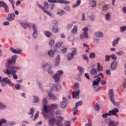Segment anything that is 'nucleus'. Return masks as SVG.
<instances>
[{"mask_svg": "<svg viewBox=\"0 0 126 126\" xmlns=\"http://www.w3.org/2000/svg\"><path fill=\"white\" fill-rule=\"evenodd\" d=\"M15 19V13H9L8 14L7 20L8 21H12Z\"/></svg>", "mask_w": 126, "mask_h": 126, "instance_id": "obj_10", "label": "nucleus"}, {"mask_svg": "<svg viewBox=\"0 0 126 126\" xmlns=\"http://www.w3.org/2000/svg\"><path fill=\"white\" fill-rule=\"evenodd\" d=\"M84 38H88V33L87 32H84L83 34L80 35V39H84Z\"/></svg>", "mask_w": 126, "mask_h": 126, "instance_id": "obj_23", "label": "nucleus"}, {"mask_svg": "<svg viewBox=\"0 0 126 126\" xmlns=\"http://www.w3.org/2000/svg\"><path fill=\"white\" fill-rule=\"evenodd\" d=\"M12 59H10L9 60H7V62L9 64L8 65V66L6 67V68L7 67H8L9 65L11 66H14L13 65H11L10 64H14V63H15V62H16V55H14L12 56Z\"/></svg>", "mask_w": 126, "mask_h": 126, "instance_id": "obj_8", "label": "nucleus"}, {"mask_svg": "<svg viewBox=\"0 0 126 126\" xmlns=\"http://www.w3.org/2000/svg\"><path fill=\"white\" fill-rule=\"evenodd\" d=\"M32 36L33 38H37L38 37V32H33Z\"/></svg>", "mask_w": 126, "mask_h": 126, "instance_id": "obj_51", "label": "nucleus"}, {"mask_svg": "<svg viewBox=\"0 0 126 126\" xmlns=\"http://www.w3.org/2000/svg\"><path fill=\"white\" fill-rule=\"evenodd\" d=\"M66 13L63 10H59V11L57 12V14H59V15H61L62 16V15H64V14H66Z\"/></svg>", "mask_w": 126, "mask_h": 126, "instance_id": "obj_32", "label": "nucleus"}, {"mask_svg": "<svg viewBox=\"0 0 126 126\" xmlns=\"http://www.w3.org/2000/svg\"><path fill=\"white\" fill-rule=\"evenodd\" d=\"M63 41H60L59 42H58L57 44L55 45L56 48H61L62 46H63Z\"/></svg>", "mask_w": 126, "mask_h": 126, "instance_id": "obj_38", "label": "nucleus"}, {"mask_svg": "<svg viewBox=\"0 0 126 126\" xmlns=\"http://www.w3.org/2000/svg\"><path fill=\"white\" fill-rule=\"evenodd\" d=\"M85 126H92V122L90 118H88V123L86 124Z\"/></svg>", "mask_w": 126, "mask_h": 126, "instance_id": "obj_40", "label": "nucleus"}, {"mask_svg": "<svg viewBox=\"0 0 126 126\" xmlns=\"http://www.w3.org/2000/svg\"><path fill=\"white\" fill-rule=\"evenodd\" d=\"M65 126H70V121H66L65 122Z\"/></svg>", "mask_w": 126, "mask_h": 126, "instance_id": "obj_64", "label": "nucleus"}, {"mask_svg": "<svg viewBox=\"0 0 126 126\" xmlns=\"http://www.w3.org/2000/svg\"><path fill=\"white\" fill-rule=\"evenodd\" d=\"M71 51L72 53H68L67 55V61H70V60H72L74 56H76V52L77 51V49L76 48H72Z\"/></svg>", "mask_w": 126, "mask_h": 126, "instance_id": "obj_5", "label": "nucleus"}, {"mask_svg": "<svg viewBox=\"0 0 126 126\" xmlns=\"http://www.w3.org/2000/svg\"><path fill=\"white\" fill-rule=\"evenodd\" d=\"M110 58H111L112 60H114L115 61H116V60L118 59V57H117V56H116V55L115 54L111 55Z\"/></svg>", "mask_w": 126, "mask_h": 126, "instance_id": "obj_49", "label": "nucleus"}, {"mask_svg": "<svg viewBox=\"0 0 126 126\" xmlns=\"http://www.w3.org/2000/svg\"><path fill=\"white\" fill-rule=\"evenodd\" d=\"M90 73L92 75H97L98 71H97V69L93 68L90 70Z\"/></svg>", "mask_w": 126, "mask_h": 126, "instance_id": "obj_20", "label": "nucleus"}, {"mask_svg": "<svg viewBox=\"0 0 126 126\" xmlns=\"http://www.w3.org/2000/svg\"><path fill=\"white\" fill-rule=\"evenodd\" d=\"M79 94H80V91L78 90L77 91L74 92L72 93L73 98H76L78 99L79 98Z\"/></svg>", "mask_w": 126, "mask_h": 126, "instance_id": "obj_14", "label": "nucleus"}, {"mask_svg": "<svg viewBox=\"0 0 126 126\" xmlns=\"http://www.w3.org/2000/svg\"><path fill=\"white\" fill-rule=\"evenodd\" d=\"M48 98L49 99H52V100H53L54 101H56V100H57V97H56V96L51 93H49L48 94Z\"/></svg>", "mask_w": 126, "mask_h": 126, "instance_id": "obj_16", "label": "nucleus"}, {"mask_svg": "<svg viewBox=\"0 0 126 126\" xmlns=\"http://www.w3.org/2000/svg\"><path fill=\"white\" fill-rule=\"evenodd\" d=\"M29 115H32L31 118L33 117L34 115V109L33 108H31L30 112H29Z\"/></svg>", "mask_w": 126, "mask_h": 126, "instance_id": "obj_45", "label": "nucleus"}, {"mask_svg": "<svg viewBox=\"0 0 126 126\" xmlns=\"http://www.w3.org/2000/svg\"><path fill=\"white\" fill-rule=\"evenodd\" d=\"M56 125H57V126H63V123H62V121H60L59 120H58L56 122Z\"/></svg>", "mask_w": 126, "mask_h": 126, "instance_id": "obj_47", "label": "nucleus"}, {"mask_svg": "<svg viewBox=\"0 0 126 126\" xmlns=\"http://www.w3.org/2000/svg\"><path fill=\"white\" fill-rule=\"evenodd\" d=\"M33 103H39L40 102V99L37 96H33Z\"/></svg>", "mask_w": 126, "mask_h": 126, "instance_id": "obj_34", "label": "nucleus"}, {"mask_svg": "<svg viewBox=\"0 0 126 126\" xmlns=\"http://www.w3.org/2000/svg\"><path fill=\"white\" fill-rule=\"evenodd\" d=\"M2 109H6V106L3 105V104L2 103L0 104V110Z\"/></svg>", "mask_w": 126, "mask_h": 126, "instance_id": "obj_61", "label": "nucleus"}, {"mask_svg": "<svg viewBox=\"0 0 126 126\" xmlns=\"http://www.w3.org/2000/svg\"><path fill=\"white\" fill-rule=\"evenodd\" d=\"M58 108H59V105L56 104H51L49 107V110H54L55 109H58Z\"/></svg>", "mask_w": 126, "mask_h": 126, "instance_id": "obj_24", "label": "nucleus"}, {"mask_svg": "<svg viewBox=\"0 0 126 126\" xmlns=\"http://www.w3.org/2000/svg\"><path fill=\"white\" fill-rule=\"evenodd\" d=\"M72 34H77V27L74 26L72 30H71Z\"/></svg>", "mask_w": 126, "mask_h": 126, "instance_id": "obj_30", "label": "nucleus"}, {"mask_svg": "<svg viewBox=\"0 0 126 126\" xmlns=\"http://www.w3.org/2000/svg\"><path fill=\"white\" fill-rule=\"evenodd\" d=\"M117 65H118V63L117 62H113L111 64V68L112 70H115L117 68Z\"/></svg>", "mask_w": 126, "mask_h": 126, "instance_id": "obj_19", "label": "nucleus"}, {"mask_svg": "<svg viewBox=\"0 0 126 126\" xmlns=\"http://www.w3.org/2000/svg\"><path fill=\"white\" fill-rule=\"evenodd\" d=\"M63 74V71L61 70L57 71V73L52 76V77L55 79V82H59L60 81V76Z\"/></svg>", "mask_w": 126, "mask_h": 126, "instance_id": "obj_6", "label": "nucleus"}, {"mask_svg": "<svg viewBox=\"0 0 126 126\" xmlns=\"http://www.w3.org/2000/svg\"><path fill=\"white\" fill-rule=\"evenodd\" d=\"M63 9H64V10H65V11H68V12H69V11H70V8L69 7H68V6H66L63 8Z\"/></svg>", "mask_w": 126, "mask_h": 126, "instance_id": "obj_54", "label": "nucleus"}, {"mask_svg": "<svg viewBox=\"0 0 126 126\" xmlns=\"http://www.w3.org/2000/svg\"><path fill=\"white\" fill-rule=\"evenodd\" d=\"M48 55L49 56V57L53 58V57L55 56V52L53 50H50L48 52Z\"/></svg>", "mask_w": 126, "mask_h": 126, "instance_id": "obj_36", "label": "nucleus"}, {"mask_svg": "<svg viewBox=\"0 0 126 126\" xmlns=\"http://www.w3.org/2000/svg\"><path fill=\"white\" fill-rule=\"evenodd\" d=\"M78 69L79 71H80V72L81 73V75L82 74V73L84 72V68L80 66H78Z\"/></svg>", "mask_w": 126, "mask_h": 126, "instance_id": "obj_44", "label": "nucleus"}, {"mask_svg": "<svg viewBox=\"0 0 126 126\" xmlns=\"http://www.w3.org/2000/svg\"><path fill=\"white\" fill-rule=\"evenodd\" d=\"M42 68H45V67H46V68H48V69H51L52 68V65L50 63L46 64L45 65H42Z\"/></svg>", "mask_w": 126, "mask_h": 126, "instance_id": "obj_31", "label": "nucleus"}, {"mask_svg": "<svg viewBox=\"0 0 126 126\" xmlns=\"http://www.w3.org/2000/svg\"><path fill=\"white\" fill-rule=\"evenodd\" d=\"M63 101L60 103V106L61 108H62L63 109H64V108L66 107L67 105L66 101H66V97H63Z\"/></svg>", "mask_w": 126, "mask_h": 126, "instance_id": "obj_13", "label": "nucleus"}, {"mask_svg": "<svg viewBox=\"0 0 126 126\" xmlns=\"http://www.w3.org/2000/svg\"><path fill=\"white\" fill-rule=\"evenodd\" d=\"M72 26H73V25H72V24L71 23H69L68 24V26L67 27V30H70V29L71 28H72Z\"/></svg>", "mask_w": 126, "mask_h": 126, "instance_id": "obj_57", "label": "nucleus"}, {"mask_svg": "<svg viewBox=\"0 0 126 126\" xmlns=\"http://www.w3.org/2000/svg\"><path fill=\"white\" fill-rule=\"evenodd\" d=\"M0 3L1 4V7L4 8L5 12L8 13V12H9V7L8 5H7L6 3H5V2H4L3 1H2V2Z\"/></svg>", "mask_w": 126, "mask_h": 126, "instance_id": "obj_9", "label": "nucleus"}, {"mask_svg": "<svg viewBox=\"0 0 126 126\" xmlns=\"http://www.w3.org/2000/svg\"><path fill=\"white\" fill-rule=\"evenodd\" d=\"M90 2H91V7L95 8V7L96 6V0H91Z\"/></svg>", "mask_w": 126, "mask_h": 126, "instance_id": "obj_35", "label": "nucleus"}, {"mask_svg": "<svg viewBox=\"0 0 126 126\" xmlns=\"http://www.w3.org/2000/svg\"><path fill=\"white\" fill-rule=\"evenodd\" d=\"M48 1L50 2V3H55L56 2L58 3H64V4H68L69 3V2L63 0H48Z\"/></svg>", "mask_w": 126, "mask_h": 126, "instance_id": "obj_7", "label": "nucleus"}, {"mask_svg": "<svg viewBox=\"0 0 126 126\" xmlns=\"http://www.w3.org/2000/svg\"><path fill=\"white\" fill-rule=\"evenodd\" d=\"M108 94L110 98V100L111 101L112 103H113V105H115V106H119V105H120V102H117L116 103L115 101V97H114V91L113 89L109 90Z\"/></svg>", "mask_w": 126, "mask_h": 126, "instance_id": "obj_4", "label": "nucleus"}, {"mask_svg": "<svg viewBox=\"0 0 126 126\" xmlns=\"http://www.w3.org/2000/svg\"><path fill=\"white\" fill-rule=\"evenodd\" d=\"M89 18L91 20V21H94V20H95V16H90L89 17Z\"/></svg>", "mask_w": 126, "mask_h": 126, "instance_id": "obj_56", "label": "nucleus"}, {"mask_svg": "<svg viewBox=\"0 0 126 126\" xmlns=\"http://www.w3.org/2000/svg\"><path fill=\"white\" fill-rule=\"evenodd\" d=\"M38 116H39V111H37L34 115V118L33 119V121H36L37 118H38Z\"/></svg>", "mask_w": 126, "mask_h": 126, "instance_id": "obj_59", "label": "nucleus"}, {"mask_svg": "<svg viewBox=\"0 0 126 126\" xmlns=\"http://www.w3.org/2000/svg\"><path fill=\"white\" fill-rule=\"evenodd\" d=\"M109 126H117L119 125V122L115 123L114 121L110 120L109 123H108Z\"/></svg>", "mask_w": 126, "mask_h": 126, "instance_id": "obj_18", "label": "nucleus"}, {"mask_svg": "<svg viewBox=\"0 0 126 126\" xmlns=\"http://www.w3.org/2000/svg\"><path fill=\"white\" fill-rule=\"evenodd\" d=\"M98 84H99V83L96 81L94 80L93 82V86H96V85H98Z\"/></svg>", "mask_w": 126, "mask_h": 126, "instance_id": "obj_62", "label": "nucleus"}, {"mask_svg": "<svg viewBox=\"0 0 126 126\" xmlns=\"http://www.w3.org/2000/svg\"><path fill=\"white\" fill-rule=\"evenodd\" d=\"M74 88H76V89H78V88H79V84H78V82L75 83L74 84Z\"/></svg>", "mask_w": 126, "mask_h": 126, "instance_id": "obj_60", "label": "nucleus"}, {"mask_svg": "<svg viewBox=\"0 0 126 126\" xmlns=\"http://www.w3.org/2000/svg\"><path fill=\"white\" fill-rule=\"evenodd\" d=\"M94 36L95 37H98V38H101V37H103V33L101 32H96L94 33Z\"/></svg>", "mask_w": 126, "mask_h": 126, "instance_id": "obj_28", "label": "nucleus"}, {"mask_svg": "<svg viewBox=\"0 0 126 126\" xmlns=\"http://www.w3.org/2000/svg\"><path fill=\"white\" fill-rule=\"evenodd\" d=\"M120 40H121V37H118L116 39L114 40L112 43V46L116 47V45H118Z\"/></svg>", "mask_w": 126, "mask_h": 126, "instance_id": "obj_26", "label": "nucleus"}, {"mask_svg": "<svg viewBox=\"0 0 126 126\" xmlns=\"http://www.w3.org/2000/svg\"><path fill=\"white\" fill-rule=\"evenodd\" d=\"M44 34H45V36L46 37H47L48 38H50V37H51V36H52V32H49L48 31L44 32Z\"/></svg>", "mask_w": 126, "mask_h": 126, "instance_id": "obj_33", "label": "nucleus"}, {"mask_svg": "<svg viewBox=\"0 0 126 126\" xmlns=\"http://www.w3.org/2000/svg\"><path fill=\"white\" fill-rule=\"evenodd\" d=\"M82 105V101H79V102H77L75 104V108L77 109L79 106H81Z\"/></svg>", "mask_w": 126, "mask_h": 126, "instance_id": "obj_42", "label": "nucleus"}, {"mask_svg": "<svg viewBox=\"0 0 126 126\" xmlns=\"http://www.w3.org/2000/svg\"><path fill=\"white\" fill-rule=\"evenodd\" d=\"M80 3H81V0H77L76 3L72 5L73 8H75V7L79 6L80 5Z\"/></svg>", "mask_w": 126, "mask_h": 126, "instance_id": "obj_25", "label": "nucleus"}, {"mask_svg": "<svg viewBox=\"0 0 126 126\" xmlns=\"http://www.w3.org/2000/svg\"><path fill=\"white\" fill-rule=\"evenodd\" d=\"M21 25L22 27L24 28L25 29H27L28 27H31L32 24L29 23H21Z\"/></svg>", "mask_w": 126, "mask_h": 126, "instance_id": "obj_15", "label": "nucleus"}, {"mask_svg": "<svg viewBox=\"0 0 126 126\" xmlns=\"http://www.w3.org/2000/svg\"><path fill=\"white\" fill-rule=\"evenodd\" d=\"M101 89H102V88L98 85L94 86V90H95V91H99V90H101Z\"/></svg>", "mask_w": 126, "mask_h": 126, "instance_id": "obj_41", "label": "nucleus"}, {"mask_svg": "<svg viewBox=\"0 0 126 126\" xmlns=\"http://www.w3.org/2000/svg\"><path fill=\"white\" fill-rule=\"evenodd\" d=\"M2 82H5V83L8 84L9 86H12V82L7 77L3 78L2 79Z\"/></svg>", "mask_w": 126, "mask_h": 126, "instance_id": "obj_11", "label": "nucleus"}, {"mask_svg": "<svg viewBox=\"0 0 126 126\" xmlns=\"http://www.w3.org/2000/svg\"><path fill=\"white\" fill-rule=\"evenodd\" d=\"M49 125L51 126H55L56 124V119L54 118H50L48 119Z\"/></svg>", "mask_w": 126, "mask_h": 126, "instance_id": "obj_12", "label": "nucleus"}, {"mask_svg": "<svg viewBox=\"0 0 126 126\" xmlns=\"http://www.w3.org/2000/svg\"><path fill=\"white\" fill-rule=\"evenodd\" d=\"M105 19L107 21H109L111 19V14L110 13H107L105 14Z\"/></svg>", "mask_w": 126, "mask_h": 126, "instance_id": "obj_39", "label": "nucleus"}, {"mask_svg": "<svg viewBox=\"0 0 126 126\" xmlns=\"http://www.w3.org/2000/svg\"><path fill=\"white\" fill-rule=\"evenodd\" d=\"M15 87L17 90H19L20 89L21 86H20V85L19 84H16L15 86Z\"/></svg>", "mask_w": 126, "mask_h": 126, "instance_id": "obj_63", "label": "nucleus"}, {"mask_svg": "<svg viewBox=\"0 0 126 126\" xmlns=\"http://www.w3.org/2000/svg\"><path fill=\"white\" fill-rule=\"evenodd\" d=\"M19 69H20V67L18 66L9 65L8 67L6 68L3 70V72L5 74H7V75H10V74L12 75L14 79H17L18 77L16 75V73L17 70H19Z\"/></svg>", "mask_w": 126, "mask_h": 126, "instance_id": "obj_1", "label": "nucleus"}, {"mask_svg": "<svg viewBox=\"0 0 126 126\" xmlns=\"http://www.w3.org/2000/svg\"><path fill=\"white\" fill-rule=\"evenodd\" d=\"M10 50L11 52L14 54H21V52H22L21 50L17 51L16 49H13L12 47H11Z\"/></svg>", "mask_w": 126, "mask_h": 126, "instance_id": "obj_21", "label": "nucleus"}, {"mask_svg": "<svg viewBox=\"0 0 126 126\" xmlns=\"http://www.w3.org/2000/svg\"><path fill=\"white\" fill-rule=\"evenodd\" d=\"M61 59V56L60 55H57L56 62L55 63V65L56 66H59V64L60 63V60Z\"/></svg>", "mask_w": 126, "mask_h": 126, "instance_id": "obj_22", "label": "nucleus"}, {"mask_svg": "<svg viewBox=\"0 0 126 126\" xmlns=\"http://www.w3.org/2000/svg\"><path fill=\"white\" fill-rule=\"evenodd\" d=\"M53 87L55 88L56 91L59 92L62 90V85H60V84H57V85H53Z\"/></svg>", "mask_w": 126, "mask_h": 126, "instance_id": "obj_17", "label": "nucleus"}, {"mask_svg": "<svg viewBox=\"0 0 126 126\" xmlns=\"http://www.w3.org/2000/svg\"><path fill=\"white\" fill-rule=\"evenodd\" d=\"M32 30L33 32H38V31L37 30V27H36V25L35 24L32 25Z\"/></svg>", "mask_w": 126, "mask_h": 126, "instance_id": "obj_46", "label": "nucleus"}, {"mask_svg": "<svg viewBox=\"0 0 126 126\" xmlns=\"http://www.w3.org/2000/svg\"><path fill=\"white\" fill-rule=\"evenodd\" d=\"M96 68L98 71H103L104 69V68L100 64V63H97Z\"/></svg>", "mask_w": 126, "mask_h": 126, "instance_id": "obj_27", "label": "nucleus"}, {"mask_svg": "<svg viewBox=\"0 0 126 126\" xmlns=\"http://www.w3.org/2000/svg\"><path fill=\"white\" fill-rule=\"evenodd\" d=\"M43 12H45V13H46V14H47L49 16H52V14L51 13V12H50L49 11H48L46 9L43 10Z\"/></svg>", "mask_w": 126, "mask_h": 126, "instance_id": "obj_55", "label": "nucleus"}, {"mask_svg": "<svg viewBox=\"0 0 126 126\" xmlns=\"http://www.w3.org/2000/svg\"><path fill=\"white\" fill-rule=\"evenodd\" d=\"M48 103V100L47 98H44L42 100V104L43 105V110H42V114L43 116L46 118V117H48V113L49 112V109H48V107L47 106V103Z\"/></svg>", "mask_w": 126, "mask_h": 126, "instance_id": "obj_2", "label": "nucleus"}, {"mask_svg": "<svg viewBox=\"0 0 126 126\" xmlns=\"http://www.w3.org/2000/svg\"><path fill=\"white\" fill-rule=\"evenodd\" d=\"M94 109L95 111H99L100 110V106H99V104H97L94 106Z\"/></svg>", "mask_w": 126, "mask_h": 126, "instance_id": "obj_58", "label": "nucleus"}, {"mask_svg": "<svg viewBox=\"0 0 126 126\" xmlns=\"http://www.w3.org/2000/svg\"><path fill=\"white\" fill-rule=\"evenodd\" d=\"M89 58L90 59H94V58H95V53L92 52L90 54Z\"/></svg>", "mask_w": 126, "mask_h": 126, "instance_id": "obj_48", "label": "nucleus"}, {"mask_svg": "<svg viewBox=\"0 0 126 126\" xmlns=\"http://www.w3.org/2000/svg\"><path fill=\"white\" fill-rule=\"evenodd\" d=\"M125 54V52L123 51H119L118 52H116V55L117 56H122V55H124Z\"/></svg>", "mask_w": 126, "mask_h": 126, "instance_id": "obj_50", "label": "nucleus"}, {"mask_svg": "<svg viewBox=\"0 0 126 126\" xmlns=\"http://www.w3.org/2000/svg\"><path fill=\"white\" fill-rule=\"evenodd\" d=\"M109 8H110V5L109 4H104L102 6V10L103 11H105V10H108Z\"/></svg>", "mask_w": 126, "mask_h": 126, "instance_id": "obj_29", "label": "nucleus"}, {"mask_svg": "<svg viewBox=\"0 0 126 126\" xmlns=\"http://www.w3.org/2000/svg\"><path fill=\"white\" fill-rule=\"evenodd\" d=\"M52 31L54 33H58L59 32V29H58V26H55L54 27H52Z\"/></svg>", "mask_w": 126, "mask_h": 126, "instance_id": "obj_37", "label": "nucleus"}, {"mask_svg": "<svg viewBox=\"0 0 126 126\" xmlns=\"http://www.w3.org/2000/svg\"><path fill=\"white\" fill-rule=\"evenodd\" d=\"M117 113H119V109L118 108H114L112 110L109 111L108 113H105L102 115L103 119H106L108 116H116L118 117Z\"/></svg>", "mask_w": 126, "mask_h": 126, "instance_id": "obj_3", "label": "nucleus"}, {"mask_svg": "<svg viewBox=\"0 0 126 126\" xmlns=\"http://www.w3.org/2000/svg\"><path fill=\"white\" fill-rule=\"evenodd\" d=\"M5 123H6V120L2 119L0 121V126H2V125H3V124H5Z\"/></svg>", "mask_w": 126, "mask_h": 126, "instance_id": "obj_43", "label": "nucleus"}, {"mask_svg": "<svg viewBox=\"0 0 126 126\" xmlns=\"http://www.w3.org/2000/svg\"><path fill=\"white\" fill-rule=\"evenodd\" d=\"M54 44H55V40L53 39L51 40L49 43V45L50 47H53V45H54Z\"/></svg>", "mask_w": 126, "mask_h": 126, "instance_id": "obj_53", "label": "nucleus"}, {"mask_svg": "<svg viewBox=\"0 0 126 126\" xmlns=\"http://www.w3.org/2000/svg\"><path fill=\"white\" fill-rule=\"evenodd\" d=\"M126 30V26H123L120 28V31L121 32H125Z\"/></svg>", "mask_w": 126, "mask_h": 126, "instance_id": "obj_52", "label": "nucleus"}]
</instances>
